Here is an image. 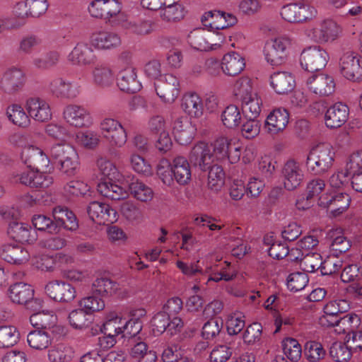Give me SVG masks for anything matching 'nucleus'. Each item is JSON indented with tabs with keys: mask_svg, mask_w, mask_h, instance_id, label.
<instances>
[{
	"mask_svg": "<svg viewBox=\"0 0 362 362\" xmlns=\"http://www.w3.org/2000/svg\"><path fill=\"white\" fill-rule=\"evenodd\" d=\"M221 120L223 125L228 128L238 127L242 120L238 107L234 105L226 107L221 114Z\"/></svg>",
	"mask_w": 362,
	"mask_h": 362,
	"instance_id": "nucleus-53",
	"label": "nucleus"
},
{
	"mask_svg": "<svg viewBox=\"0 0 362 362\" xmlns=\"http://www.w3.org/2000/svg\"><path fill=\"white\" fill-rule=\"evenodd\" d=\"M304 354L309 362H320L327 356V351L320 342L308 341L304 346Z\"/></svg>",
	"mask_w": 362,
	"mask_h": 362,
	"instance_id": "nucleus-50",
	"label": "nucleus"
},
{
	"mask_svg": "<svg viewBox=\"0 0 362 362\" xmlns=\"http://www.w3.org/2000/svg\"><path fill=\"white\" fill-rule=\"evenodd\" d=\"M122 11L117 0H94L88 6L90 14L97 18L107 21L112 25H120L126 14Z\"/></svg>",
	"mask_w": 362,
	"mask_h": 362,
	"instance_id": "nucleus-3",
	"label": "nucleus"
},
{
	"mask_svg": "<svg viewBox=\"0 0 362 362\" xmlns=\"http://www.w3.org/2000/svg\"><path fill=\"white\" fill-rule=\"evenodd\" d=\"M45 289L47 296L57 302L69 303L76 296L75 288L65 281H50L46 285Z\"/></svg>",
	"mask_w": 362,
	"mask_h": 362,
	"instance_id": "nucleus-11",
	"label": "nucleus"
},
{
	"mask_svg": "<svg viewBox=\"0 0 362 362\" xmlns=\"http://www.w3.org/2000/svg\"><path fill=\"white\" fill-rule=\"evenodd\" d=\"M213 37L214 34H211L209 31H206L204 29L197 28L190 32L187 36V41L194 49L209 51L214 49V46L218 45L216 42H213Z\"/></svg>",
	"mask_w": 362,
	"mask_h": 362,
	"instance_id": "nucleus-33",
	"label": "nucleus"
},
{
	"mask_svg": "<svg viewBox=\"0 0 362 362\" xmlns=\"http://www.w3.org/2000/svg\"><path fill=\"white\" fill-rule=\"evenodd\" d=\"M34 289L28 284L23 282L15 283L10 286L8 296L12 302L23 305L33 298Z\"/></svg>",
	"mask_w": 362,
	"mask_h": 362,
	"instance_id": "nucleus-40",
	"label": "nucleus"
},
{
	"mask_svg": "<svg viewBox=\"0 0 362 362\" xmlns=\"http://www.w3.org/2000/svg\"><path fill=\"white\" fill-rule=\"evenodd\" d=\"M71 349L64 344H58L48 351V359L50 362H67L72 358Z\"/></svg>",
	"mask_w": 362,
	"mask_h": 362,
	"instance_id": "nucleus-52",
	"label": "nucleus"
},
{
	"mask_svg": "<svg viewBox=\"0 0 362 362\" xmlns=\"http://www.w3.org/2000/svg\"><path fill=\"white\" fill-rule=\"evenodd\" d=\"M173 134L180 145L189 144L194 134V128L187 118H178L174 122Z\"/></svg>",
	"mask_w": 362,
	"mask_h": 362,
	"instance_id": "nucleus-39",
	"label": "nucleus"
},
{
	"mask_svg": "<svg viewBox=\"0 0 362 362\" xmlns=\"http://www.w3.org/2000/svg\"><path fill=\"white\" fill-rule=\"evenodd\" d=\"M234 94L241 100L242 111L245 118H257L261 112L262 100L256 93H252L250 81L247 78L237 81L234 86Z\"/></svg>",
	"mask_w": 362,
	"mask_h": 362,
	"instance_id": "nucleus-2",
	"label": "nucleus"
},
{
	"mask_svg": "<svg viewBox=\"0 0 362 362\" xmlns=\"http://www.w3.org/2000/svg\"><path fill=\"white\" fill-rule=\"evenodd\" d=\"M284 354L291 361L297 362L302 356V349L299 342L293 338H286L282 341Z\"/></svg>",
	"mask_w": 362,
	"mask_h": 362,
	"instance_id": "nucleus-56",
	"label": "nucleus"
},
{
	"mask_svg": "<svg viewBox=\"0 0 362 362\" xmlns=\"http://www.w3.org/2000/svg\"><path fill=\"white\" fill-rule=\"evenodd\" d=\"M124 185L128 194L130 193L135 199L141 202H148L153 198L152 189L137 178L128 177L124 180Z\"/></svg>",
	"mask_w": 362,
	"mask_h": 362,
	"instance_id": "nucleus-36",
	"label": "nucleus"
},
{
	"mask_svg": "<svg viewBox=\"0 0 362 362\" xmlns=\"http://www.w3.org/2000/svg\"><path fill=\"white\" fill-rule=\"evenodd\" d=\"M223 327V320L211 318L202 327V334L205 339H213L219 334Z\"/></svg>",
	"mask_w": 362,
	"mask_h": 362,
	"instance_id": "nucleus-64",
	"label": "nucleus"
},
{
	"mask_svg": "<svg viewBox=\"0 0 362 362\" xmlns=\"http://www.w3.org/2000/svg\"><path fill=\"white\" fill-rule=\"evenodd\" d=\"M262 327L258 322H255L247 327L243 334L242 338L244 343L247 345H253L261 341Z\"/></svg>",
	"mask_w": 362,
	"mask_h": 362,
	"instance_id": "nucleus-61",
	"label": "nucleus"
},
{
	"mask_svg": "<svg viewBox=\"0 0 362 362\" xmlns=\"http://www.w3.org/2000/svg\"><path fill=\"white\" fill-rule=\"evenodd\" d=\"M0 257L8 263L21 264L28 260L29 254L22 245L8 244L0 249Z\"/></svg>",
	"mask_w": 362,
	"mask_h": 362,
	"instance_id": "nucleus-32",
	"label": "nucleus"
},
{
	"mask_svg": "<svg viewBox=\"0 0 362 362\" xmlns=\"http://www.w3.org/2000/svg\"><path fill=\"white\" fill-rule=\"evenodd\" d=\"M92 45L86 42H78L68 56V59L75 65H89L96 60Z\"/></svg>",
	"mask_w": 362,
	"mask_h": 362,
	"instance_id": "nucleus-29",
	"label": "nucleus"
},
{
	"mask_svg": "<svg viewBox=\"0 0 362 362\" xmlns=\"http://www.w3.org/2000/svg\"><path fill=\"white\" fill-rule=\"evenodd\" d=\"M32 223L35 228L40 231H45L49 233H57V226L54 219L43 215L35 214L32 218Z\"/></svg>",
	"mask_w": 362,
	"mask_h": 362,
	"instance_id": "nucleus-58",
	"label": "nucleus"
},
{
	"mask_svg": "<svg viewBox=\"0 0 362 362\" xmlns=\"http://www.w3.org/2000/svg\"><path fill=\"white\" fill-rule=\"evenodd\" d=\"M201 21L204 26H209L212 30H223L237 23L233 14L216 10L205 13Z\"/></svg>",
	"mask_w": 362,
	"mask_h": 362,
	"instance_id": "nucleus-15",
	"label": "nucleus"
},
{
	"mask_svg": "<svg viewBox=\"0 0 362 362\" xmlns=\"http://www.w3.org/2000/svg\"><path fill=\"white\" fill-rule=\"evenodd\" d=\"M182 108L190 117L199 118L204 113V104L202 98L194 93L185 94L182 99Z\"/></svg>",
	"mask_w": 362,
	"mask_h": 362,
	"instance_id": "nucleus-41",
	"label": "nucleus"
},
{
	"mask_svg": "<svg viewBox=\"0 0 362 362\" xmlns=\"http://www.w3.org/2000/svg\"><path fill=\"white\" fill-rule=\"evenodd\" d=\"M341 75L352 81L362 80V59L354 51H346L339 59Z\"/></svg>",
	"mask_w": 362,
	"mask_h": 362,
	"instance_id": "nucleus-6",
	"label": "nucleus"
},
{
	"mask_svg": "<svg viewBox=\"0 0 362 362\" xmlns=\"http://www.w3.org/2000/svg\"><path fill=\"white\" fill-rule=\"evenodd\" d=\"M93 82L99 87L105 88L114 83L112 70L105 65H97L93 71Z\"/></svg>",
	"mask_w": 362,
	"mask_h": 362,
	"instance_id": "nucleus-47",
	"label": "nucleus"
},
{
	"mask_svg": "<svg viewBox=\"0 0 362 362\" xmlns=\"http://www.w3.org/2000/svg\"><path fill=\"white\" fill-rule=\"evenodd\" d=\"M49 160H55L60 165V170L68 175H73L78 165L75 148L66 143L53 145L49 149Z\"/></svg>",
	"mask_w": 362,
	"mask_h": 362,
	"instance_id": "nucleus-4",
	"label": "nucleus"
},
{
	"mask_svg": "<svg viewBox=\"0 0 362 362\" xmlns=\"http://www.w3.org/2000/svg\"><path fill=\"white\" fill-rule=\"evenodd\" d=\"M222 71L228 76H235L238 75L245 68V59L235 52L225 54L221 63Z\"/></svg>",
	"mask_w": 362,
	"mask_h": 362,
	"instance_id": "nucleus-37",
	"label": "nucleus"
},
{
	"mask_svg": "<svg viewBox=\"0 0 362 362\" xmlns=\"http://www.w3.org/2000/svg\"><path fill=\"white\" fill-rule=\"evenodd\" d=\"M16 181L33 188H46L53 182L51 175L40 172V169L28 168L16 176Z\"/></svg>",
	"mask_w": 362,
	"mask_h": 362,
	"instance_id": "nucleus-16",
	"label": "nucleus"
},
{
	"mask_svg": "<svg viewBox=\"0 0 362 362\" xmlns=\"http://www.w3.org/2000/svg\"><path fill=\"white\" fill-rule=\"evenodd\" d=\"M171 163L175 180L181 185L187 184L192 177L189 161L185 157L177 156Z\"/></svg>",
	"mask_w": 362,
	"mask_h": 362,
	"instance_id": "nucleus-38",
	"label": "nucleus"
},
{
	"mask_svg": "<svg viewBox=\"0 0 362 362\" xmlns=\"http://www.w3.org/2000/svg\"><path fill=\"white\" fill-rule=\"evenodd\" d=\"M28 345L33 349L43 350L47 349L52 342V337L48 331L33 330L27 336Z\"/></svg>",
	"mask_w": 362,
	"mask_h": 362,
	"instance_id": "nucleus-44",
	"label": "nucleus"
},
{
	"mask_svg": "<svg viewBox=\"0 0 362 362\" xmlns=\"http://www.w3.org/2000/svg\"><path fill=\"white\" fill-rule=\"evenodd\" d=\"M325 187V182L321 179H315L311 180L307 185V192L303 200H298L296 206L298 209H309L312 205L311 200L316 196H318Z\"/></svg>",
	"mask_w": 362,
	"mask_h": 362,
	"instance_id": "nucleus-42",
	"label": "nucleus"
},
{
	"mask_svg": "<svg viewBox=\"0 0 362 362\" xmlns=\"http://www.w3.org/2000/svg\"><path fill=\"white\" fill-rule=\"evenodd\" d=\"M285 189L292 191L298 188L304 180V173L298 162L294 159L288 160L281 169Z\"/></svg>",
	"mask_w": 362,
	"mask_h": 362,
	"instance_id": "nucleus-12",
	"label": "nucleus"
},
{
	"mask_svg": "<svg viewBox=\"0 0 362 362\" xmlns=\"http://www.w3.org/2000/svg\"><path fill=\"white\" fill-rule=\"evenodd\" d=\"M103 137L112 147H122L127 140L125 129L117 120L112 118L104 119L100 124Z\"/></svg>",
	"mask_w": 362,
	"mask_h": 362,
	"instance_id": "nucleus-8",
	"label": "nucleus"
},
{
	"mask_svg": "<svg viewBox=\"0 0 362 362\" xmlns=\"http://www.w3.org/2000/svg\"><path fill=\"white\" fill-rule=\"evenodd\" d=\"M57 317L49 313L37 312L30 317V322L36 330L45 331L55 322Z\"/></svg>",
	"mask_w": 362,
	"mask_h": 362,
	"instance_id": "nucleus-59",
	"label": "nucleus"
},
{
	"mask_svg": "<svg viewBox=\"0 0 362 362\" xmlns=\"http://www.w3.org/2000/svg\"><path fill=\"white\" fill-rule=\"evenodd\" d=\"M25 108L29 117L37 122H45L52 118V114L49 103L41 98H29L26 100Z\"/></svg>",
	"mask_w": 362,
	"mask_h": 362,
	"instance_id": "nucleus-18",
	"label": "nucleus"
},
{
	"mask_svg": "<svg viewBox=\"0 0 362 362\" xmlns=\"http://www.w3.org/2000/svg\"><path fill=\"white\" fill-rule=\"evenodd\" d=\"M340 28L332 20H325L311 32L312 39L317 42L322 43L334 41L337 38Z\"/></svg>",
	"mask_w": 362,
	"mask_h": 362,
	"instance_id": "nucleus-25",
	"label": "nucleus"
},
{
	"mask_svg": "<svg viewBox=\"0 0 362 362\" xmlns=\"http://www.w3.org/2000/svg\"><path fill=\"white\" fill-rule=\"evenodd\" d=\"M87 213L93 221L99 224L113 223L117 220V211L115 209L107 204L96 201L89 204Z\"/></svg>",
	"mask_w": 362,
	"mask_h": 362,
	"instance_id": "nucleus-19",
	"label": "nucleus"
},
{
	"mask_svg": "<svg viewBox=\"0 0 362 362\" xmlns=\"http://www.w3.org/2000/svg\"><path fill=\"white\" fill-rule=\"evenodd\" d=\"M270 84L277 94L286 95L295 88L296 81L291 73L278 71L271 75Z\"/></svg>",
	"mask_w": 362,
	"mask_h": 362,
	"instance_id": "nucleus-31",
	"label": "nucleus"
},
{
	"mask_svg": "<svg viewBox=\"0 0 362 362\" xmlns=\"http://www.w3.org/2000/svg\"><path fill=\"white\" fill-rule=\"evenodd\" d=\"M70 325L75 329L88 328L93 322V315L83 308L73 310L68 316Z\"/></svg>",
	"mask_w": 362,
	"mask_h": 362,
	"instance_id": "nucleus-43",
	"label": "nucleus"
},
{
	"mask_svg": "<svg viewBox=\"0 0 362 362\" xmlns=\"http://www.w3.org/2000/svg\"><path fill=\"white\" fill-rule=\"evenodd\" d=\"M8 234L17 242L32 243L36 240V233L28 224L11 221L8 223Z\"/></svg>",
	"mask_w": 362,
	"mask_h": 362,
	"instance_id": "nucleus-34",
	"label": "nucleus"
},
{
	"mask_svg": "<svg viewBox=\"0 0 362 362\" xmlns=\"http://www.w3.org/2000/svg\"><path fill=\"white\" fill-rule=\"evenodd\" d=\"M117 86L121 90L129 93L139 91L142 86L138 80L136 69L128 66L121 70L117 75Z\"/></svg>",
	"mask_w": 362,
	"mask_h": 362,
	"instance_id": "nucleus-27",
	"label": "nucleus"
},
{
	"mask_svg": "<svg viewBox=\"0 0 362 362\" xmlns=\"http://www.w3.org/2000/svg\"><path fill=\"white\" fill-rule=\"evenodd\" d=\"M21 158L28 168L44 169L47 168L49 163V156L34 146L24 147L21 153Z\"/></svg>",
	"mask_w": 362,
	"mask_h": 362,
	"instance_id": "nucleus-17",
	"label": "nucleus"
},
{
	"mask_svg": "<svg viewBox=\"0 0 362 362\" xmlns=\"http://www.w3.org/2000/svg\"><path fill=\"white\" fill-rule=\"evenodd\" d=\"M208 172V186L214 191H218L224 185L225 173L223 168L214 162L209 165Z\"/></svg>",
	"mask_w": 362,
	"mask_h": 362,
	"instance_id": "nucleus-49",
	"label": "nucleus"
},
{
	"mask_svg": "<svg viewBox=\"0 0 362 362\" xmlns=\"http://www.w3.org/2000/svg\"><path fill=\"white\" fill-rule=\"evenodd\" d=\"M120 25L124 29L140 35L150 34L153 30V23L151 21L140 19L136 21H131L127 19V16L122 20Z\"/></svg>",
	"mask_w": 362,
	"mask_h": 362,
	"instance_id": "nucleus-46",
	"label": "nucleus"
},
{
	"mask_svg": "<svg viewBox=\"0 0 362 362\" xmlns=\"http://www.w3.org/2000/svg\"><path fill=\"white\" fill-rule=\"evenodd\" d=\"M26 82L23 71L16 66L7 69L0 80V89L7 94H15L23 89Z\"/></svg>",
	"mask_w": 362,
	"mask_h": 362,
	"instance_id": "nucleus-9",
	"label": "nucleus"
},
{
	"mask_svg": "<svg viewBox=\"0 0 362 362\" xmlns=\"http://www.w3.org/2000/svg\"><path fill=\"white\" fill-rule=\"evenodd\" d=\"M334 158L335 151L331 144L322 143L313 146L307 155V172L313 175L325 174L332 167Z\"/></svg>",
	"mask_w": 362,
	"mask_h": 362,
	"instance_id": "nucleus-1",
	"label": "nucleus"
},
{
	"mask_svg": "<svg viewBox=\"0 0 362 362\" xmlns=\"http://www.w3.org/2000/svg\"><path fill=\"white\" fill-rule=\"evenodd\" d=\"M346 170L351 178L352 188L362 193V151H357L349 156Z\"/></svg>",
	"mask_w": 362,
	"mask_h": 362,
	"instance_id": "nucleus-24",
	"label": "nucleus"
},
{
	"mask_svg": "<svg viewBox=\"0 0 362 362\" xmlns=\"http://www.w3.org/2000/svg\"><path fill=\"white\" fill-rule=\"evenodd\" d=\"M316 11L305 4H289L281 10L282 18L290 23H301L315 16Z\"/></svg>",
	"mask_w": 362,
	"mask_h": 362,
	"instance_id": "nucleus-13",
	"label": "nucleus"
},
{
	"mask_svg": "<svg viewBox=\"0 0 362 362\" xmlns=\"http://www.w3.org/2000/svg\"><path fill=\"white\" fill-rule=\"evenodd\" d=\"M20 339L18 329L12 325L0 326V348L7 349L16 345Z\"/></svg>",
	"mask_w": 362,
	"mask_h": 362,
	"instance_id": "nucleus-48",
	"label": "nucleus"
},
{
	"mask_svg": "<svg viewBox=\"0 0 362 362\" xmlns=\"http://www.w3.org/2000/svg\"><path fill=\"white\" fill-rule=\"evenodd\" d=\"M117 282L106 278L97 279L93 284V291L101 296L112 295L118 289Z\"/></svg>",
	"mask_w": 362,
	"mask_h": 362,
	"instance_id": "nucleus-57",
	"label": "nucleus"
},
{
	"mask_svg": "<svg viewBox=\"0 0 362 362\" xmlns=\"http://www.w3.org/2000/svg\"><path fill=\"white\" fill-rule=\"evenodd\" d=\"M291 41L286 37L272 39L267 42L264 46L265 59L272 66L283 64L287 57V48Z\"/></svg>",
	"mask_w": 362,
	"mask_h": 362,
	"instance_id": "nucleus-7",
	"label": "nucleus"
},
{
	"mask_svg": "<svg viewBox=\"0 0 362 362\" xmlns=\"http://www.w3.org/2000/svg\"><path fill=\"white\" fill-rule=\"evenodd\" d=\"M52 216L57 226V233L62 228L75 231L78 228V223L75 214L66 207L55 206L52 209Z\"/></svg>",
	"mask_w": 362,
	"mask_h": 362,
	"instance_id": "nucleus-26",
	"label": "nucleus"
},
{
	"mask_svg": "<svg viewBox=\"0 0 362 362\" xmlns=\"http://www.w3.org/2000/svg\"><path fill=\"white\" fill-rule=\"evenodd\" d=\"M91 45L98 49H111L121 44L120 37L115 33L100 31L90 36Z\"/></svg>",
	"mask_w": 362,
	"mask_h": 362,
	"instance_id": "nucleus-35",
	"label": "nucleus"
},
{
	"mask_svg": "<svg viewBox=\"0 0 362 362\" xmlns=\"http://www.w3.org/2000/svg\"><path fill=\"white\" fill-rule=\"evenodd\" d=\"M189 160L193 166L206 172L214 162L212 146L204 142L198 143L192 148Z\"/></svg>",
	"mask_w": 362,
	"mask_h": 362,
	"instance_id": "nucleus-14",
	"label": "nucleus"
},
{
	"mask_svg": "<svg viewBox=\"0 0 362 362\" xmlns=\"http://www.w3.org/2000/svg\"><path fill=\"white\" fill-rule=\"evenodd\" d=\"M351 198L346 193L334 194L329 212L332 216H338L343 214L349 206Z\"/></svg>",
	"mask_w": 362,
	"mask_h": 362,
	"instance_id": "nucleus-55",
	"label": "nucleus"
},
{
	"mask_svg": "<svg viewBox=\"0 0 362 362\" xmlns=\"http://www.w3.org/2000/svg\"><path fill=\"white\" fill-rule=\"evenodd\" d=\"M329 59L327 52L320 46L309 47L300 54V64L307 71L316 72L322 70Z\"/></svg>",
	"mask_w": 362,
	"mask_h": 362,
	"instance_id": "nucleus-5",
	"label": "nucleus"
},
{
	"mask_svg": "<svg viewBox=\"0 0 362 362\" xmlns=\"http://www.w3.org/2000/svg\"><path fill=\"white\" fill-rule=\"evenodd\" d=\"M360 323V317L356 314L349 313L339 318V323L337 325L336 331L347 335L355 331Z\"/></svg>",
	"mask_w": 362,
	"mask_h": 362,
	"instance_id": "nucleus-54",
	"label": "nucleus"
},
{
	"mask_svg": "<svg viewBox=\"0 0 362 362\" xmlns=\"http://www.w3.org/2000/svg\"><path fill=\"white\" fill-rule=\"evenodd\" d=\"M306 83L308 89L319 96L331 95L335 89L333 78L325 74L313 75Z\"/></svg>",
	"mask_w": 362,
	"mask_h": 362,
	"instance_id": "nucleus-23",
	"label": "nucleus"
},
{
	"mask_svg": "<svg viewBox=\"0 0 362 362\" xmlns=\"http://www.w3.org/2000/svg\"><path fill=\"white\" fill-rule=\"evenodd\" d=\"M6 115L9 121L21 128L28 127L30 123L29 115L23 107L18 104L9 105L6 109Z\"/></svg>",
	"mask_w": 362,
	"mask_h": 362,
	"instance_id": "nucleus-45",
	"label": "nucleus"
},
{
	"mask_svg": "<svg viewBox=\"0 0 362 362\" xmlns=\"http://www.w3.org/2000/svg\"><path fill=\"white\" fill-rule=\"evenodd\" d=\"M49 90L53 96L62 99L75 98L80 93L78 86L60 77L50 81Z\"/></svg>",
	"mask_w": 362,
	"mask_h": 362,
	"instance_id": "nucleus-21",
	"label": "nucleus"
},
{
	"mask_svg": "<svg viewBox=\"0 0 362 362\" xmlns=\"http://www.w3.org/2000/svg\"><path fill=\"white\" fill-rule=\"evenodd\" d=\"M63 117L69 124L76 127H88L91 123L88 112L77 105H68L63 111Z\"/></svg>",
	"mask_w": 362,
	"mask_h": 362,
	"instance_id": "nucleus-22",
	"label": "nucleus"
},
{
	"mask_svg": "<svg viewBox=\"0 0 362 362\" xmlns=\"http://www.w3.org/2000/svg\"><path fill=\"white\" fill-rule=\"evenodd\" d=\"M289 122V113L285 108H276L272 111L264 122L266 131L271 135L283 132Z\"/></svg>",
	"mask_w": 362,
	"mask_h": 362,
	"instance_id": "nucleus-20",
	"label": "nucleus"
},
{
	"mask_svg": "<svg viewBox=\"0 0 362 362\" xmlns=\"http://www.w3.org/2000/svg\"><path fill=\"white\" fill-rule=\"evenodd\" d=\"M97 190L101 195L112 200H120L128 197V192L124 181L121 185H118L113 182V180L104 179L98 184Z\"/></svg>",
	"mask_w": 362,
	"mask_h": 362,
	"instance_id": "nucleus-30",
	"label": "nucleus"
},
{
	"mask_svg": "<svg viewBox=\"0 0 362 362\" xmlns=\"http://www.w3.org/2000/svg\"><path fill=\"white\" fill-rule=\"evenodd\" d=\"M322 257L318 253H310L300 259V266L305 272H314L322 267Z\"/></svg>",
	"mask_w": 362,
	"mask_h": 362,
	"instance_id": "nucleus-63",
	"label": "nucleus"
},
{
	"mask_svg": "<svg viewBox=\"0 0 362 362\" xmlns=\"http://www.w3.org/2000/svg\"><path fill=\"white\" fill-rule=\"evenodd\" d=\"M329 354L337 362H346L351 358L352 351L346 343L336 341L330 346Z\"/></svg>",
	"mask_w": 362,
	"mask_h": 362,
	"instance_id": "nucleus-51",
	"label": "nucleus"
},
{
	"mask_svg": "<svg viewBox=\"0 0 362 362\" xmlns=\"http://www.w3.org/2000/svg\"><path fill=\"white\" fill-rule=\"evenodd\" d=\"M349 107L342 103H337L329 107L325 115V124L328 128L341 127L348 119Z\"/></svg>",
	"mask_w": 362,
	"mask_h": 362,
	"instance_id": "nucleus-28",
	"label": "nucleus"
},
{
	"mask_svg": "<svg viewBox=\"0 0 362 362\" xmlns=\"http://www.w3.org/2000/svg\"><path fill=\"white\" fill-rule=\"evenodd\" d=\"M155 89L163 102L172 103L180 94V81L174 75L167 74L155 83Z\"/></svg>",
	"mask_w": 362,
	"mask_h": 362,
	"instance_id": "nucleus-10",
	"label": "nucleus"
},
{
	"mask_svg": "<svg viewBox=\"0 0 362 362\" xmlns=\"http://www.w3.org/2000/svg\"><path fill=\"white\" fill-rule=\"evenodd\" d=\"M59 58V54L57 52L50 51L44 57L33 58V64L38 69L47 70L54 66L58 63Z\"/></svg>",
	"mask_w": 362,
	"mask_h": 362,
	"instance_id": "nucleus-60",
	"label": "nucleus"
},
{
	"mask_svg": "<svg viewBox=\"0 0 362 362\" xmlns=\"http://www.w3.org/2000/svg\"><path fill=\"white\" fill-rule=\"evenodd\" d=\"M308 281V276L304 272L291 273L287 277V287L291 291L297 292L303 289Z\"/></svg>",
	"mask_w": 362,
	"mask_h": 362,
	"instance_id": "nucleus-62",
	"label": "nucleus"
}]
</instances>
